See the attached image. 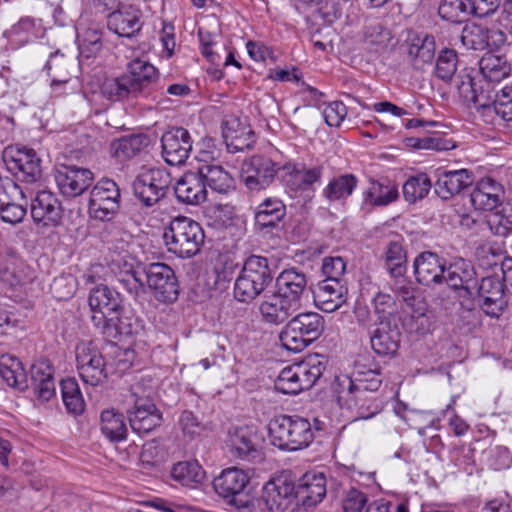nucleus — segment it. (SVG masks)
Returning a JSON list of instances; mask_svg holds the SVG:
<instances>
[{
    "instance_id": "obj_1",
    "label": "nucleus",
    "mask_w": 512,
    "mask_h": 512,
    "mask_svg": "<svg viewBox=\"0 0 512 512\" xmlns=\"http://www.w3.org/2000/svg\"><path fill=\"white\" fill-rule=\"evenodd\" d=\"M157 79V69L148 61L136 58L128 64L127 73L106 79L101 91L106 98L113 101L136 98L149 94Z\"/></svg>"
},
{
    "instance_id": "obj_2",
    "label": "nucleus",
    "mask_w": 512,
    "mask_h": 512,
    "mask_svg": "<svg viewBox=\"0 0 512 512\" xmlns=\"http://www.w3.org/2000/svg\"><path fill=\"white\" fill-rule=\"evenodd\" d=\"M324 355L314 354L304 361L285 367L275 381V389L283 394L296 395L312 388L327 368Z\"/></svg>"
},
{
    "instance_id": "obj_3",
    "label": "nucleus",
    "mask_w": 512,
    "mask_h": 512,
    "mask_svg": "<svg viewBox=\"0 0 512 512\" xmlns=\"http://www.w3.org/2000/svg\"><path fill=\"white\" fill-rule=\"evenodd\" d=\"M273 278L269 259L251 255L244 261L236 278L234 296L240 302H250L265 291Z\"/></svg>"
},
{
    "instance_id": "obj_4",
    "label": "nucleus",
    "mask_w": 512,
    "mask_h": 512,
    "mask_svg": "<svg viewBox=\"0 0 512 512\" xmlns=\"http://www.w3.org/2000/svg\"><path fill=\"white\" fill-rule=\"evenodd\" d=\"M163 238L169 252L180 258H191L200 252L205 235L199 223L179 216L170 222Z\"/></svg>"
},
{
    "instance_id": "obj_5",
    "label": "nucleus",
    "mask_w": 512,
    "mask_h": 512,
    "mask_svg": "<svg viewBox=\"0 0 512 512\" xmlns=\"http://www.w3.org/2000/svg\"><path fill=\"white\" fill-rule=\"evenodd\" d=\"M268 428L272 444L282 450H300L313 440L309 421L296 415L277 416L270 421Z\"/></svg>"
},
{
    "instance_id": "obj_6",
    "label": "nucleus",
    "mask_w": 512,
    "mask_h": 512,
    "mask_svg": "<svg viewBox=\"0 0 512 512\" xmlns=\"http://www.w3.org/2000/svg\"><path fill=\"white\" fill-rule=\"evenodd\" d=\"M324 326L325 321L320 314L300 313L285 325L279 334V339L288 351L301 352L321 336Z\"/></svg>"
},
{
    "instance_id": "obj_7",
    "label": "nucleus",
    "mask_w": 512,
    "mask_h": 512,
    "mask_svg": "<svg viewBox=\"0 0 512 512\" xmlns=\"http://www.w3.org/2000/svg\"><path fill=\"white\" fill-rule=\"evenodd\" d=\"M171 184L170 173L162 168L143 169L133 182L135 196L145 207L157 204Z\"/></svg>"
},
{
    "instance_id": "obj_8",
    "label": "nucleus",
    "mask_w": 512,
    "mask_h": 512,
    "mask_svg": "<svg viewBox=\"0 0 512 512\" xmlns=\"http://www.w3.org/2000/svg\"><path fill=\"white\" fill-rule=\"evenodd\" d=\"M76 361L79 376L85 384L95 387L107 381V364L93 342H81L77 345Z\"/></svg>"
},
{
    "instance_id": "obj_9",
    "label": "nucleus",
    "mask_w": 512,
    "mask_h": 512,
    "mask_svg": "<svg viewBox=\"0 0 512 512\" xmlns=\"http://www.w3.org/2000/svg\"><path fill=\"white\" fill-rule=\"evenodd\" d=\"M140 385L132 387V395L136 398L134 407L128 412V420L133 432L145 435L159 427L163 421L161 411L149 399L151 390L144 397L140 395Z\"/></svg>"
},
{
    "instance_id": "obj_10",
    "label": "nucleus",
    "mask_w": 512,
    "mask_h": 512,
    "mask_svg": "<svg viewBox=\"0 0 512 512\" xmlns=\"http://www.w3.org/2000/svg\"><path fill=\"white\" fill-rule=\"evenodd\" d=\"M146 286L161 302H174L178 298L179 285L174 270L165 263L144 264Z\"/></svg>"
},
{
    "instance_id": "obj_11",
    "label": "nucleus",
    "mask_w": 512,
    "mask_h": 512,
    "mask_svg": "<svg viewBox=\"0 0 512 512\" xmlns=\"http://www.w3.org/2000/svg\"><path fill=\"white\" fill-rule=\"evenodd\" d=\"M120 190L111 179H102L91 190L89 213L101 221L110 220L119 209Z\"/></svg>"
},
{
    "instance_id": "obj_12",
    "label": "nucleus",
    "mask_w": 512,
    "mask_h": 512,
    "mask_svg": "<svg viewBox=\"0 0 512 512\" xmlns=\"http://www.w3.org/2000/svg\"><path fill=\"white\" fill-rule=\"evenodd\" d=\"M3 160L7 169L21 181L34 183L42 176L41 159L31 148L5 150Z\"/></svg>"
},
{
    "instance_id": "obj_13",
    "label": "nucleus",
    "mask_w": 512,
    "mask_h": 512,
    "mask_svg": "<svg viewBox=\"0 0 512 512\" xmlns=\"http://www.w3.org/2000/svg\"><path fill=\"white\" fill-rule=\"evenodd\" d=\"M493 83L484 78H475L465 74L460 76L457 88L465 101L473 103L477 109L492 112L494 102L499 94Z\"/></svg>"
},
{
    "instance_id": "obj_14",
    "label": "nucleus",
    "mask_w": 512,
    "mask_h": 512,
    "mask_svg": "<svg viewBox=\"0 0 512 512\" xmlns=\"http://www.w3.org/2000/svg\"><path fill=\"white\" fill-rule=\"evenodd\" d=\"M24 192L14 181L0 177V218L10 224L20 223L27 213Z\"/></svg>"
},
{
    "instance_id": "obj_15",
    "label": "nucleus",
    "mask_w": 512,
    "mask_h": 512,
    "mask_svg": "<svg viewBox=\"0 0 512 512\" xmlns=\"http://www.w3.org/2000/svg\"><path fill=\"white\" fill-rule=\"evenodd\" d=\"M279 169L271 158L254 155L243 163L242 178L249 190L260 191L271 185Z\"/></svg>"
},
{
    "instance_id": "obj_16",
    "label": "nucleus",
    "mask_w": 512,
    "mask_h": 512,
    "mask_svg": "<svg viewBox=\"0 0 512 512\" xmlns=\"http://www.w3.org/2000/svg\"><path fill=\"white\" fill-rule=\"evenodd\" d=\"M192 138L188 130L183 127H173L161 137L162 156L171 166L185 163L192 151Z\"/></svg>"
},
{
    "instance_id": "obj_17",
    "label": "nucleus",
    "mask_w": 512,
    "mask_h": 512,
    "mask_svg": "<svg viewBox=\"0 0 512 512\" xmlns=\"http://www.w3.org/2000/svg\"><path fill=\"white\" fill-rule=\"evenodd\" d=\"M94 179L93 173L86 168L60 164L55 170V181L60 192L66 197L81 195Z\"/></svg>"
},
{
    "instance_id": "obj_18",
    "label": "nucleus",
    "mask_w": 512,
    "mask_h": 512,
    "mask_svg": "<svg viewBox=\"0 0 512 512\" xmlns=\"http://www.w3.org/2000/svg\"><path fill=\"white\" fill-rule=\"evenodd\" d=\"M505 284L502 277L487 276L481 280L478 297L481 308L490 317L498 318L507 306Z\"/></svg>"
},
{
    "instance_id": "obj_19",
    "label": "nucleus",
    "mask_w": 512,
    "mask_h": 512,
    "mask_svg": "<svg viewBox=\"0 0 512 512\" xmlns=\"http://www.w3.org/2000/svg\"><path fill=\"white\" fill-rule=\"evenodd\" d=\"M33 221L42 227H56L62 219V207L50 191H39L31 203Z\"/></svg>"
},
{
    "instance_id": "obj_20",
    "label": "nucleus",
    "mask_w": 512,
    "mask_h": 512,
    "mask_svg": "<svg viewBox=\"0 0 512 512\" xmlns=\"http://www.w3.org/2000/svg\"><path fill=\"white\" fill-rule=\"evenodd\" d=\"M445 261V259L431 251L419 254L413 262L417 282L427 287L441 285Z\"/></svg>"
},
{
    "instance_id": "obj_21",
    "label": "nucleus",
    "mask_w": 512,
    "mask_h": 512,
    "mask_svg": "<svg viewBox=\"0 0 512 512\" xmlns=\"http://www.w3.org/2000/svg\"><path fill=\"white\" fill-rule=\"evenodd\" d=\"M474 182L473 173L467 169L438 170L434 188L435 193L442 199H450Z\"/></svg>"
},
{
    "instance_id": "obj_22",
    "label": "nucleus",
    "mask_w": 512,
    "mask_h": 512,
    "mask_svg": "<svg viewBox=\"0 0 512 512\" xmlns=\"http://www.w3.org/2000/svg\"><path fill=\"white\" fill-rule=\"evenodd\" d=\"M400 337V329L396 322L379 321L371 332V347L380 356H393L399 348Z\"/></svg>"
},
{
    "instance_id": "obj_23",
    "label": "nucleus",
    "mask_w": 512,
    "mask_h": 512,
    "mask_svg": "<svg viewBox=\"0 0 512 512\" xmlns=\"http://www.w3.org/2000/svg\"><path fill=\"white\" fill-rule=\"evenodd\" d=\"M346 291L340 280H322L313 289L314 304L323 312H334L345 303Z\"/></svg>"
},
{
    "instance_id": "obj_24",
    "label": "nucleus",
    "mask_w": 512,
    "mask_h": 512,
    "mask_svg": "<svg viewBox=\"0 0 512 512\" xmlns=\"http://www.w3.org/2000/svg\"><path fill=\"white\" fill-rule=\"evenodd\" d=\"M107 27L120 37L131 38L141 30V11L131 5L122 6L108 15Z\"/></svg>"
},
{
    "instance_id": "obj_25",
    "label": "nucleus",
    "mask_w": 512,
    "mask_h": 512,
    "mask_svg": "<svg viewBox=\"0 0 512 512\" xmlns=\"http://www.w3.org/2000/svg\"><path fill=\"white\" fill-rule=\"evenodd\" d=\"M276 291L298 308L307 287L306 274L296 268L283 270L275 280Z\"/></svg>"
},
{
    "instance_id": "obj_26",
    "label": "nucleus",
    "mask_w": 512,
    "mask_h": 512,
    "mask_svg": "<svg viewBox=\"0 0 512 512\" xmlns=\"http://www.w3.org/2000/svg\"><path fill=\"white\" fill-rule=\"evenodd\" d=\"M30 381L40 401H49L55 395L54 369L48 360L41 359L31 366Z\"/></svg>"
},
{
    "instance_id": "obj_27",
    "label": "nucleus",
    "mask_w": 512,
    "mask_h": 512,
    "mask_svg": "<svg viewBox=\"0 0 512 512\" xmlns=\"http://www.w3.org/2000/svg\"><path fill=\"white\" fill-rule=\"evenodd\" d=\"M223 137L230 152L250 149L255 143V134L251 127L238 118H230L224 122Z\"/></svg>"
},
{
    "instance_id": "obj_28",
    "label": "nucleus",
    "mask_w": 512,
    "mask_h": 512,
    "mask_svg": "<svg viewBox=\"0 0 512 512\" xmlns=\"http://www.w3.org/2000/svg\"><path fill=\"white\" fill-rule=\"evenodd\" d=\"M174 192L177 199L188 205H198L207 198L206 186L198 172H186L176 183Z\"/></svg>"
},
{
    "instance_id": "obj_29",
    "label": "nucleus",
    "mask_w": 512,
    "mask_h": 512,
    "mask_svg": "<svg viewBox=\"0 0 512 512\" xmlns=\"http://www.w3.org/2000/svg\"><path fill=\"white\" fill-rule=\"evenodd\" d=\"M357 375L354 379L345 377L340 383L343 386L341 393L346 390L347 395L351 396L347 401H353L354 405H358L359 400H364L367 392H375L381 385L379 373L375 370L366 373L358 371Z\"/></svg>"
},
{
    "instance_id": "obj_30",
    "label": "nucleus",
    "mask_w": 512,
    "mask_h": 512,
    "mask_svg": "<svg viewBox=\"0 0 512 512\" xmlns=\"http://www.w3.org/2000/svg\"><path fill=\"white\" fill-rule=\"evenodd\" d=\"M503 194L499 183L491 178H483L471 192L470 199L475 209L490 211L498 207Z\"/></svg>"
},
{
    "instance_id": "obj_31",
    "label": "nucleus",
    "mask_w": 512,
    "mask_h": 512,
    "mask_svg": "<svg viewBox=\"0 0 512 512\" xmlns=\"http://www.w3.org/2000/svg\"><path fill=\"white\" fill-rule=\"evenodd\" d=\"M298 309V307L284 296L280 295L276 290L260 305V312L263 319L270 324H281L285 322L289 316Z\"/></svg>"
},
{
    "instance_id": "obj_32",
    "label": "nucleus",
    "mask_w": 512,
    "mask_h": 512,
    "mask_svg": "<svg viewBox=\"0 0 512 512\" xmlns=\"http://www.w3.org/2000/svg\"><path fill=\"white\" fill-rule=\"evenodd\" d=\"M441 285L446 284L451 289H467V284L473 279L474 269L471 263L463 258H457L449 263L445 261Z\"/></svg>"
},
{
    "instance_id": "obj_33",
    "label": "nucleus",
    "mask_w": 512,
    "mask_h": 512,
    "mask_svg": "<svg viewBox=\"0 0 512 512\" xmlns=\"http://www.w3.org/2000/svg\"><path fill=\"white\" fill-rule=\"evenodd\" d=\"M436 50L435 39L432 35L420 34L413 37L408 46V56L415 69L422 70L430 65Z\"/></svg>"
},
{
    "instance_id": "obj_34",
    "label": "nucleus",
    "mask_w": 512,
    "mask_h": 512,
    "mask_svg": "<svg viewBox=\"0 0 512 512\" xmlns=\"http://www.w3.org/2000/svg\"><path fill=\"white\" fill-rule=\"evenodd\" d=\"M138 328V320L131 312L124 311L122 308L109 317V322L104 328V336L121 340L123 337H130L137 333Z\"/></svg>"
},
{
    "instance_id": "obj_35",
    "label": "nucleus",
    "mask_w": 512,
    "mask_h": 512,
    "mask_svg": "<svg viewBox=\"0 0 512 512\" xmlns=\"http://www.w3.org/2000/svg\"><path fill=\"white\" fill-rule=\"evenodd\" d=\"M250 482H210L214 491L227 504L236 508H246L250 505L251 497L247 490Z\"/></svg>"
},
{
    "instance_id": "obj_36",
    "label": "nucleus",
    "mask_w": 512,
    "mask_h": 512,
    "mask_svg": "<svg viewBox=\"0 0 512 512\" xmlns=\"http://www.w3.org/2000/svg\"><path fill=\"white\" fill-rule=\"evenodd\" d=\"M286 207L278 198H267L255 211V223L262 230L273 228L284 218Z\"/></svg>"
},
{
    "instance_id": "obj_37",
    "label": "nucleus",
    "mask_w": 512,
    "mask_h": 512,
    "mask_svg": "<svg viewBox=\"0 0 512 512\" xmlns=\"http://www.w3.org/2000/svg\"><path fill=\"white\" fill-rule=\"evenodd\" d=\"M91 310H105L108 313H117L122 309L120 294L107 285H98L90 291L88 298Z\"/></svg>"
},
{
    "instance_id": "obj_38",
    "label": "nucleus",
    "mask_w": 512,
    "mask_h": 512,
    "mask_svg": "<svg viewBox=\"0 0 512 512\" xmlns=\"http://www.w3.org/2000/svg\"><path fill=\"white\" fill-rule=\"evenodd\" d=\"M267 494V502L270 503V509L274 507L284 510L295 501V492L297 486L295 482H266L263 487Z\"/></svg>"
},
{
    "instance_id": "obj_39",
    "label": "nucleus",
    "mask_w": 512,
    "mask_h": 512,
    "mask_svg": "<svg viewBox=\"0 0 512 512\" xmlns=\"http://www.w3.org/2000/svg\"><path fill=\"white\" fill-rule=\"evenodd\" d=\"M0 377L11 387L25 390L28 387L27 374L22 363L9 354L0 356Z\"/></svg>"
},
{
    "instance_id": "obj_40",
    "label": "nucleus",
    "mask_w": 512,
    "mask_h": 512,
    "mask_svg": "<svg viewBox=\"0 0 512 512\" xmlns=\"http://www.w3.org/2000/svg\"><path fill=\"white\" fill-rule=\"evenodd\" d=\"M117 279L120 285L135 299L146 291L143 263H138L135 266L125 263Z\"/></svg>"
},
{
    "instance_id": "obj_41",
    "label": "nucleus",
    "mask_w": 512,
    "mask_h": 512,
    "mask_svg": "<svg viewBox=\"0 0 512 512\" xmlns=\"http://www.w3.org/2000/svg\"><path fill=\"white\" fill-rule=\"evenodd\" d=\"M149 145V138L144 134H131L114 140L111 152L119 160H128L137 156Z\"/></svg>"
},
{
    "instance_id": "obj_42",
    "label": "nucleus",
    "mask_w": 512,
    "mask_h": 512,
    "mask_svg": "<svg viewBox=\"0 0 512 512\" xmlns=\"http://www.w3.org/2000/svg\"><path fill=\"white\" fill-rule=\"evenodd\" d=\"M399 196L397 186L386 180H371L370 186L364 192V202L372 206H386L394 202Z\"/></svg>"
},
{
    "instance_id": "obj_43",
    "label": "nucleus",
    "mask_w": 512,
    "mask_h": 512,
    "mask_svg": "<svg viewBox=\"0 0 512 512\" xmlns=\"http://www.w3.org/2000/svg\"><path fill=\"white\" fill-rule=\"evenodd\" d=\"M481 78L492 82H500L510 74V64L503 55L486 53L479 61Z\"/></svg>"
},
{
    "instance_id": "obj_44",
    "label": "nucleus",
    "mask_w": 512,
    "mask_h": 512,
    "mask_svg": "<svg viewBox=\"0 0 512 512\" xmlns=\"http://www.w3.org/2000/svg\"><path fill=\"white\" fill-rule=\"evenodd\" d=\"M203 184L217 193H226L232 184V178L220 165L206 164L198 169Z\"/></svg>"
},
{
    "instance_id": "obj_45",
    "label": "nucleus",
    "mask_w": 512,
    "mask_h": 512,
    "mask_svg": "<svg viewBox=\"0 0 512 512\" xmlns=\"http://www.w3.org/2000/svg\"><path fill=\"white\" fill-rule=\"evenodd\" d=\"M28 267L18 257H6L0 265V281L10 287L22 284L28 278Z\"/></svg>"
},
{
    "instance_id": "obj_46",
    "label": "nucleus",
    "mask_w": 512,
    "mask_h": 512,
    "mask_svg": "<svg viewBox=\"0 0 512 512\" xmlns=\"http://www.w3.org/2000/svg\"><path fill=\"white\" fill-rule=\"evenodd\" d=\"M383 259L390 276H401L407 272V252L402 242L390 241L385 249Z\"/></svg>"
},
{
    "instance_id": "obj_47",
    "label": "nucleus",
    "mask_w": 512,
    "mask_h": 512,
    "mask_svg": "<svg viewBox=\"0 0 512 512\" xmlns=\"http://www.w3.org/2000/svg\"><path fill=\"white\" fill-rule=\"evenodd\" d=\"M101 431L112 442L125 439L127 427L123 414L114 409L104 410L101 413Z\"/></svg>"
},
{
    "instance_id": "obj_48",
    "label": "nucleus",
    "mask_w": 512,
    "mask_h": 512,
    "mask_svg": "<svg viewBox=\"0 0 512 512\" xmlns=\"http://www.w3.org/2000/svg\"><path fill=\"white\" fill-rule=\"evenodd\" d=\"M358 179L353 174H343L333 178L323 189V196L330 202L345 200L354 191Z\"/></svg>"
},
{
    "instance_id": "obj_49",
    "label": "nucleus",
    "mask_w": 512,
    "mask_h": 512,
    "mask_svg": "<svg viewBox=\"0 0 512 512\" xmlns=\"http://www.w3.org/2000/svg\"><path fill=\"white\" fill-rule=\"evenodd\" d=\"M393 41L390 30L380 22H373L366 26L364 31V44L374 53H383Z\"/></svg>"
},
{
    "instance_id": "obj_50",
    "label": "nucleus",
    "mask_w": 512,
    "mask_h": 512,
    "mask_svg": "<svg viewBox=\"0 0 512 512\" xmlns=\"http://www.w3.org/2000/svg\"><path fill=\"white\" fill-rule=\"evenodd\" d=\"M325 495L326 486L322 482H298L295 504L312 507L320 503Z\"/></svg>"
},
{
    "instance_id": "obj_51",
    "label": "nucleus",
    "mask_w": 512,
    "mask_h": 512,
    "mask_svg": "<svg viewBox=\"0 0 512 512\" xmlns=\"http://www.w3.org/2000/svg\"><path fill=\"white\" fill-rule=\"evenodd\" d=\"M60 386L63 403L67 411L73 414L82 413L85 403L76 379H64L61 381Z\"/></svg>"
},
{
    "instance_id": "obj_52",
    "label": "nucleus",
    "mask_w": 512,
    "mask_h": 512,
    "mask_svg": "<svg viewBox=\"0 0 512 512\" xmlns=\"http://www.w3.org/2000/svg\"><path fill=\"white\" fill-rule=\"evenodd\" d=\"M431 189L430 178L425 173L409 177L403 184V196L409 203L425 198Z\"/></svg>"
},
{
    "instance_id": "obj_53",
    "label": "nucleus",
    "mask_w": 512,
    "mask_h": 512,
    "mask_svg": "<svg viewBox=\"0 0 512 512\" xmlns=\"http://www.w3.org/2000/svg\"><path fill=\"white\" fill-rule=\"evenodd\" d=\"M438 13L442 19L451 23H462L471 16L468 0H442Z\"/></svg>"
},
{
    "instance_id": "obj_54",
    "label": "nucleus",
    "mask_w": 512,
    "mask_h": 512,
    "mask_svg": "<svg viewBox=\"0 0 512 512\" xmlns=\"http://www.w3.org/2000/svg\"><path fill=\"white\" fill-rule=\"evenodd\" d=\"M486 33L487 27L478 24L465 25L461 32L462 44L472 50L486 49Z\"/></svg>"
},
{
    "instance_id": "obj_55",
    "label": "nucleus",
    "mask_w": 512,
    "mask_h": 512,
    "mask_svg": "<svg viewBox=\"0 0 512 512\" xmlns=\"http://www.w3.org/2000/svg\"><path fill=\"white\" fill-rule=\"evenodd\" d=\"M457 54L452 49L442 50L437 58L435 73L436 76L447 82L452 79L457 70Z\"/></svg>"
},
{
    "instance_id": "obj_56",
    "label": "nucleus",
    "mask_w": 512,
    "mask_h": 512,
    "mask_svg": "<svg viewBox=\"0 0 512 512\" xmlns=\"http://www.w3.org/2000/svg\"><path fill=\"white\" fill-rule=\"evenodd\" d=\"M173 480H203L206 473L197 460L180 461L171 470Z\"/></svg>"
},
{
    "instance_id": "obj_57",
    "label": "nucleus",
    "mask_w": 512,
    "mask_h": 512,
    "mask_svg": "<svg viewBox=\"0 0 512 512\" xmlns=\"http://www.w3.org/2000/svg\"><path fill=\"white\" fill-rule=\"evenodd\" d=\"M373 306L379 321L391 320L392 322H396L395 315L397 313V305L391 295L378 292L373 298Z\"/></svg>"
},
{
    "instance_id": "obj_58",
    "label": "nucleus",
    "mask_w": 512,
    "mask_h": 512,
    "mask_svg": "<svg viewBox=\"0 0 512 512\" xmlns=\"http://www.w3.org/2000/svg\"><path fill=\"white\" fill-rule=\"evenodd\" d=\"M492 112L504 121H512V86L499 90Z\"/></svg>"
},
{
    "instance_id": "obj_59",
    "label": "nucleus",
    "mask_w": 512,
    "mask_h": 512,
    "mask_svg": "<svg viewBox=\"0 0 512 512\" xmlns=\"http://www.w3.org/2000/svg\"><path fill=\"white\" fill-rule=\"evenodd\" d=\"M79 37L80 52L87 58L98 53L101 50V33L95 29L86 30L82 36Z\"/></svg>"
},
{
    "instance_id": "obj_60",
    "label": "nucleus",
    "mask_w": 512,
    "mask_h": 512,
    "mask_svg": "<svg viewBox=\"0 0 512 512\" xmlns=\"http://www.w3.org/2000/svg\"><path fill=\"white\" fill-rule=\"evenodd\" d=\"M75 291L76 280L71 275L56 277L51 284V292L58 300L69 299Z\"/></svg>"
},
{
    "instance_id": "obj_61",
    "label": "nucleus",
    "mask_w": 512,
    "mask_h": 512,
    "mask_svg": "<svg viewBox=\"0 0 512 512\" xmlns=\"http://www.w3.org/2000/svg\"><path fill=\"white\" fill-rule=\"evenodd\" d=\"M496 212L488 221L489 224L496 223L498 225L497 234H504L510 226H512V203H499L495 208Z\"/></svg>"
},
{
    "instance_id": "obj_62",
    "label": "nucleus",
    "mask_w": 512,
    "mask_h": 512,
    "mask_svg": "<svg viewBox=\"0 0 512 512\" xmlns=\"http://www.w3.org/2000/svg\"><path fill=\"white\" fill-rule=\"evenodd\" d=\"M408 145L417 149L426 150H448V142L444 140L440 135L425 136L422 138L411 137L407 139Z\"/></svg>"
},
{
    "instance_id": "obj_63",
    "label": "nucleus",
    "mask_w": 512,
    "mask_h": 512,
    "mask_svg": "<svg viewBox=\"0 0 512 512\" xmlns=\"http://www.w3.org/2000/svg\"><path fill=\"white\" fill-rule=\"evenodd\" d=\"M66 66H67V60L65 59L64 55L59 53V51L55 52L54 54H51L50 59L45 64L44 69L48 72L50 75L51 70L56 71V75L53 76L52 79V85L60 84V83H66L68 81V78L66 77Z\"/></svg>"
},
{
    "instance_id": "obj_64",
    "label": "nucleus",
    "mask_w": 512,
    "mask_h": 512,
    "mask_svg": "<svg viewBox=\"0 0 512 512\" xmlns=\"http://www.w3.org/2000/svg\"><path fill=\"white\" fill-rule=\"evenodd\" d=\"M179 425L184 436L194 439L200 436L205 430V425L198 421L197 417L190 411L182 412Z\"/></svg>"
}]
</instances>
